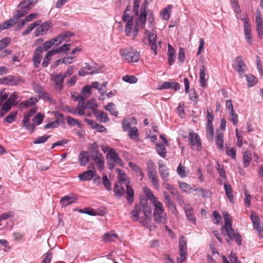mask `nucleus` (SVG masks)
Listing matches in <instances>:
<instances>
[{
	"instance_id": "f257e3e1",
	"label": "nucleus",
	"mask_w": 263,
	"mask_h": 263,
	"mask_svg": "<svg viewBox=\"0 0 263 263\" xmlns=\"http://www.w3.org/2000/svg\"><path fill=\"white\" fill-rule=\"evenodd\" d=\"M152 208L146 202H140L134 205L130 212V218L133 221H139L140 224L147 228L152 220Z\"/></svg>"
},
{
	"instance_id": "f03ea898",
	"label": "nucleus",
	"mask_w": 263,
	"mask_h": 263,
	"mask_svg": "<svg viewBox=\"0 0 263 263\" xmlns=\"http://www.w3.org/2000/svg\"><path fill=\"white\" fill-rule=\"evenodd\" d=\"M120 53L122 58L128 63L137 62L140 57L139 52L132 48L121 49Z\"/></svg>"
},
{
	"instance_id": "7ed1b4c3",
	"label": "nucleus",
	"mask_w": 263,
	"mask_h": 263,
	"mask_svg": "<svg viewBox=\"0 0 263 263\" xmlns=\"http://www.w3.org/2000/svg\"><path fill=\"white\" fill-rule=\"evenodd\" d=\"M25 15L26 12L21 11L20 10H17L15 11L13 13V17H11L8 21L4 22L0 25V32L2 30L10 28L16 24L20 18Z\"/></svg>"
},
{
	"instance_id": "20e7f679",
	"label": "nucleus",
	"mask_w": 263,
	"mask_h": 263,
	"mask_svg": "<svg viewBox=\"0 0 263 263\" xmlns=\"http://www.w3.org/2000/svg\"><path fill=\"white\" fill-rule=\"evenodd\" d=\"M221 233L224 235H227L231 240H235L238 246L241 245V237L239 233L235 232L232 228V224L223 226Z\"/></svg>"
},
{
	"instance_id": "39448f33",
	"label": "nucleus",
	"mask_w": 263,
	"mask_h": 263,
	"mask_svg": "<svg viewBox=\"0 0 263 263\" xmlns=\"http://www.w3.org/2000/svg\"><path fill=\"white\" fill-rule=\"evenodd\" d=\"M155 209L154 211V219L155 221L159 224H165L167 220L163 216L164 209L162 203L160 201L154 204Z\"/></svg>"
},
{
	"instance_id": "423d86ee",
	"label": "nucleus",
	"mask_w": 263,
	"mask_h": 263,
	"mask_svg": "<svg viewBox=\"0 0 263 263\" xmlns=\"http://www.w3.org/2000/svg\"><path fill=\"white\" fill-rule=\"evenodd\" d=\"M146 16V7L145 5H142L140 9V14L136 20L134 30H136L138 32L140 28H144Z\"/></svg>"
},
{
	"instance_id": "0eeeda50",
	"label": "nucleus",
	"mask_w": 263,
	"mask_h": 263,
	"mask_svg": "<svg viewBox=\"0 0 263 263\" xmlns=\"http://www.w3.org/2000/svg\"><path fill=\"white\" fill-rule=\"evenodd\" d=\"M24 82V80L21 77L9 76L0 79V84L6 85L16 86Z\"/></svg>"
},
{
	"instance_id": "6e6552de",
	"label": "nucleus",
	"mask_w": 263,
	"mask_h": 263,
	"mask_svg": "<svg viewBox=\"0 0 263 263\" xmlns=\"http://www.w3.org/2000/svg\"><path fill=\"white\" fill-rule=\"evenodd\" d=\"M189 143L193 149L200 151L201 148V143L199 136L194 132L191 131L189 133Z\"/></svg>"
},
{
	"instance_id": "1a4fd4ad",
	"label": "nucleus",
	"mask_w": 263,
	"mask_h": 263,
	"mask_svg": "<svg viewBox=\"0 0 263 263\" xmlns=\"http://www.w3.org/2000/svg\"><path fill=\"white\" fill-rule=\"evenodd\" d=\"M50 80L53 82V86L57 90L60 91L63 89L64 78L62 75V73L51 74Z\"/></svg>"
},
{
	"instance_id": "9d476101",
	"label": "nucleus",
	"mask_w": 263,
	"mask_h": 263,
	"mask_svg": "<svg viewBox=\"0 0 263 263\" xmlns=\"http://www.w3.org/2000/svg\"><path fill=\"white\" fill-rule=\"evenodd\" d=\"M252 222L253 223L254 229L257 231L259 236L263 238V226L260 225V219L257 215H253V212L250 215Z\"/></svg>"
},
{
	"instance_id": "9b49d317",
	"label": "nucleus",
	"mask_w": 263,
	"mask_h": 263,
	"mask_svg": "<svg viewBox=\"0 0 263 263\" xmlns=\"http://www.w3.org/2000/svg\"><path fill=\"white\" fill-rule=\"evenodd\" d=\"M145 34L148 35L149 40V44L151 46V50H153L155 54H157V45L156 44L157 34L155 33L151 32L148 30H145Z\"/></svg>"
},
{
	"instance_id": "f8f14e48",
	"label": "nucleus",
	"mask_w": 263,
	"mask_h": 263,
	"mask_svg": "<svg viewBox=\"0 0 263 263\" xmlns=\"http://www.w3.org/2000/svg\"><path fill=\"white\" fill-rule=\"evenodd\" d=\"M235 65H233V67L241 75L245 71L246 65L245 62L242 60V57L240 55L237 57L234 60Z\"/></svg>"
},
{
	"instance_id": "ddd939ff",
	"label": "nucleus",
	"mask_w": 263,
	"mask_h": 263,
	"mask_svg": "<svg viewBox=\"0 0 263 263\" xmlns=\"http://www.w3.org/2000/svg\"><path fill=\"white\" fill-rule=\"evenodd\" d=\"M43 49L42 46H39L34 51V54L32 57V61L34 66L38 68L41 63L42 59V53Z\"/></svg>"
},
{
	"instance_id": "4468645a",
	"label": "nucleus",
	"mask_w": 263,
	"mask_h": 263,
	"mask_svg": "<svg viewBox=\"0 0 263 263\" xmlns=\"http://www.w3.org/2000/svg\"><path fill=\"white\" fill-rule=\"evenodd\" d=\"M159 173L163 181H167L168 180L169 172L168 168H165L162 160H159Z\"/></svg>"
},
{
	"instance_id": "2eb2a0df",
	"label": "nucleus",
	"mask_w": 263,
	"mask_h": 263,
	"mask_svg": "<svg viewBox=\"0 0 263 263\" xmlns=\"http://www.w3.org/2000/svg\"><path fill=\"white\" fill-rule=\"evenodd\" d=\"M37 1L34 2V0H25L22 1L18 7H21L20 9L21 11L26 12V14L28 13V11L31 9V5L34 4Z\"/></svg>"
},
{
	"instance_id": "dca6fc26",
	"label": "nucleus",
	"mask_w": 263,
	"mask_h": 263,
	"mask_svg": "<svg viewBox=\"0 0 263 263\" xmlns=\"http://www.w3.org/2000/svg\"><path fill=\"white\" fill-rule=\"evenodd\" d=\"M96 174L95 170H88L80 174L78 177L81 181L90 180L96 176Z\"/></svg>"
},
{
	"instance_id": "f3484780",
	"label": "nucleus",
	"mask_w": 263,
	"mask_h": 263,
	"mask_svg": "<svg viewBox=\"0 0 263 263\" xmlns=\"http://www.w3.org/2000/svg\"><path fill=\"white\" fill-rule=\"evenodd\" d=\"M147 176L151 182L153 184L155 189L159 190L160 185L157 177V171L147 172Z\"/></svg>"
},
{
	"instance_id": "a211bd4d",
	"label": "nucleus",
	"mask_w": 263,
	"mask_h": 263,
	"mask_svg": "<svg viewBox=\"0 0 263 263\" xmlns=\"http://www.w3.org/2000/svg\"><path fill=\"white\" fill-rule=\"evenodd\" d=\"M91 158L98 165V169L100 171H102L104 167L105 161L103 155L101 154L96 156H92Z\"/></svg>"
},
{
	"instance_id": "6ab92c4d",
	"label": "nucleus",
	"mask_w": 263,
	"mask_h": 263,
	"mask_svg": "<svg viewBox=\"0 0 263 263\" xmlns=\"http://www.w3.org/2000/svg\"><path fill=\"white\" fill-rule=\"evenodd\" d=\"M77 199L73 196L66 195L62 197L60 200V203L63 207H66L67 205L75 202Z\"/></svg>"
},
{
	"instance_id": "aec40b11",
	"label": "nucleus",
	"mask_w": 263,
	"mask_h": 263,
	"mask_svg": "<svg viewBox=\"0 0 263 263\" xmlns=\"http://www.w3.org/2000/svg\"><path fill=\"white\" fill-rule=\"evenodd\" d=\"M87 152L90 154L91 157L101 154L99 153V148L97 142L89 144Z\"/></svg>"
},
{
	"instance_id": "412c9836",
	"label": "nucleus",
	"mask_w": 263,
	"mask_h": 263,
	"mask_svg": "<svg viewBox=\"0 0 263 263\" xmlns=\"http://www.w3.org/2000/svg\"><path fill=\"white\" fill-rule=\"evenodd\" d=\"M256 30L260 38L263 34V22L261 15L259 14L256 16Z\"/></svg>"
},
{
	"instance_id": "4be33fe9",
	"label": "nucleus",
	"mask_w": 263,
	"mask_h": 263,
	"mask_svg": "<svg viewBox=\"0 0 263 263\" xmlns=\"http://www.w3.org/2000/svg\"><path fill=\"white\" fill-rule=\"evenodd\" d=\"M168 48V52H167V56H168V62L170 65H172L175 59V50L172 46L168 44L167 45Z\"/></svg>"
},
{
	"instance_id": "5701e85b",
	"label": "nucleus",
	"mask_w": 263,
	"mask_h": 263,
	"mask_svg": "<svg viewBox=\"0 0 263 263\" xmlns=\"http://www.w3.org/2000/svg\"><path fill=\"white\" fill-rule=\"evenodd\" d=\"M224 188L226 196L231 202L233 203L234 198L232 194L233 191L231 185L228 182H226L224 183Z\"/></svg>"
},
{
	"instance_id": "b1692460",
	"label": "nucleus",
	"mask_w": 263,
	"mask_h": 263,
	"mask_svg": "<svg viewBox=\"0 0 263 263\" xmlns=\"http://www.w3.org/2000/svg\"><path fill=\"white\" fill-rule=\"evenodd\" d=\"M165 202L168 208L172 211V213L175 212L176 209L175 204L172 201L170 197L166 192H163Z\"/></svg>"
},
{
	"instance_id": "393cba45",
	"label": "nucleus",
	"mask_w": 263,
	"mask_h": 263,
	"mask_svg": "<svg viewBox=\"0 0 263 263\" xmlns=\"http://www.w3.org/2000/svg\"><path fill=\"white\" fill-rule=\"evenodd\" d=\"M97 119L101 122L107 123L109 121V118L107 114L103 111H99L96 112Z\"/></svg>"
},
{
	"instance_id": "a878e982",
	"label": "nucleus",
	"mask_w": 263,
	"mask_h": 263,
	"mask_svg": "<svg viewBox=\"0 0 263 263\" xmlns=\"http://www.w3.org/2000/svg\"><path fill=\"white\" fill-rule=\"evenodd\" d=\"M118 184V183H116L115 184L114 189L115 192V196L118 198L122 196L125 192L124 189L121 185L122 184H120V185H119Z\"/></svg>"
},
{
	"instance_id": "bb28decb",
	"label": "nucleus",
	"mask_w": 263,
	"mask_h": 263,
	"mask_svg": "<svg viewBox=\"0 0 263 263\" xmlns=\"http://www.w3.org/2000/svg\"><path fill=\"white\" fill-rule=\"evenodd\" d=\"M87 153V152L82 151L79 155V161L81 166L85 165L89 161Z\"/></svg>"
},
{
	"instance_id": "cd10ccee",
	"label": "nucleus",
	"mask_w": 263,
	"mask_h": 263,
	"mask_svg": "<svg viewBox=\"0 0 263 263\" xmlns=\"http://www.w3.org/2000/svg\"><path fill=\"white\" fill-rule=\"evenodd\" d=\"M199 81L200 85L203 87H205L206 84L205 83V68L204 65L201 67L199 72Z\"/></svg>"
},
{
	"instance_id": "c85d7f7f",
	"label": "nucleus",
	"mask_w": 263,
	"mask_h": 263,
	"mask_svg": "<svg viewBox=\"0 0 263 263\" xmlns=\"http://www.w3.org/2000/svg\"><path fill=\"white\" fill-rule=\"evenodd\" d=\"M126 194L128 195L127 200L129 204H132L134 202V192L132 187L128 184L126 185Z\"/></svg>"
},
{
	"instance_id": "c756f323",
	"label": "nucleus",
	"mask_w": 263,
	"mask_h": 263,
	"mask_svg": "<svg viewBox=\"0 0 263 263\" xmlns=\"http://www.w3.org/2000/svg\"><path fill=\"white\" fill-rule=\"evenodd\" d=\"M117 238V234L112 232L105 233L102 238L105 242L114 241Z\"/></svg>"
},
{
	"instance_id": "7c9ffc66",
	"label": "nucleus",
	"mask_w": 263,
	"mask_h": 263,
	"mask_svg": "<svg viewBox=\"0 0 263 263\" xmlns=\"http://www.w3.org/2000/svg\"><path fill=\"white\" fill-rule=\"evenodd\" d=\"M37 102V100L33 97L30 98L29 100L22 102L20 104V106L21 108H23L24 107H30L33 105H34L36 102Z\"/></svg>"
},
{
	"instance_id": "2f4dec72",
	"label": "nucleus",
	"mask_w": 263,
	"mask_h": 263,
	"mask_svg": "<svg viewBox=\"0 0 263 263\" xmlns=\"http://www.w3.org/2000/svg\"><path fill=\"white\" fill-rule=\"evenodd\" d=\"M71 44H65L61 46V47H58L55 49H52L54 53L55 54L60 53L61 52H66L70 49Z\"/></svg>"
},
{
	"instance_id": "473e14b6",
	"label": "nucleus",
	"mask_w": 263,
	"mask_h": 263,
	"mask_svg": "<svg viewBox=\"0 0 263 263\" xmlns=\"http://www.w3.org/2000/svg\"><path fill=\"white\" fill-rule=\"evenodd\" d=\"M115 104L112 102L108 103L105 107V110L108 111L112 116L117 117L118 112L115 107Z\"/></svg>"
},
{
	"instance_id": "72a5a7b5",
	"label": "nucleus",
	"mask_w": 263,
	"mask_h": 263,
	"mask_svg": "<svg viewBox=\"0 0 263 263\" xmlns=\"http://www.w3.org/2000/svg\"><path fill=\"white\" fill-rule=\"evenodd\" d=\"M55 53L52 50H50L47 52L46 55L42 63V65L43 67H46L48 66L50 62L51 57Z\"/></svg>"
},
{
	"instance_id": "f704fd0d",
	"label": "nucleus",
	"mask_w": 263,
	"mask_h": 263,
	"mask_svg": "<svg viewBox=\"0 0 263 263\" xmlns=\"http://www.w3.org/2000/svg\"><path fill=\"white\" fill-rule=\"evenodd\" d=\"M118 157L119 155L115 150L114 148H110L106 155V159L109 160L115 161Z\"/></svg>"
},
{
	"instance_id": "c9c22d12",
	"label": "nucleus",
	"mask_w": 263,
	"mask_h": 263,
	"mask_svg": "<svg viewBox=\"0 0 263 263\" xmlns=\"http://www.w3.org/2000/svg\"><path fill=\"white\" fill-rule=\"evenodd\" d=\"M41 22V21H35V22L30 24L27 29L22 32V35L25 36L29 34L34 29L35 27L38 26Z\"/></svg>"
},
{
	"instance_id": "e433bc0d",
	"label": "nucleus",
	"mask_w": 263,
	"mask_h": 263,
	"mask_svg": "<svg viewBox=\"0 0 263 263\" xmlns=\"http://www.w3.org/2000/svg\"><path fill=\"white\" fill-rule=\"evenodd\" d=\"M156 149L158 154L163 158H165L166 154V151L165 146L160 143H157Z\"/></svg>"
},
{
	"instance_id": "4c0bfd02",
	"label": "nucleus",
	"mask_w": 263,
	"mask_h": 263,
	"mask_svg": "<svg viewBox=\"0 0 263 263\" xmlns=\"http://www.w3.org/2000/svg\"><path fill=\"white\" fill-rule=\"evenodd\" d=\"M172 8V6L171 5H168L167 7L164 8L163 10L160 12V15L162 16V18L164 20H168L170 17V10Z\"/></svg>"
},
{
	"instance_id": "58836bf2",
	"label": "nucleus",
	"mask_w": 263,
	"mask_h": 263,
	"mask_svg": "<svg viewBox=\"0 0 263 263\" xmlns=\"http://www.w3.org/2000/svg\"><path fill=\"white\" fill-rule=\"evenodd\" d=\"M185 212L188 219L193 223H195L196 219L192 212V209L190 207H185Z\"/></svg>"
},
{
	"instance_id": "ea45409f",
	"label": "nucleus",
	"mask_w": 263,
	"mask_h": 263,
	"mask_svg": "<svg viewBox=\"0 0 263 263\" xmlns=\"http://www.w3.org/2000/svg\"><path fill=\"white\" fill-rule=\"evenodd\" d=\"M223 135L222 133H217L216 137V144L219 149L223 147Z\"/></svg>"
},
{
	"instance_id": "a19ab883",
	"label": "nucleus",
	"mask_w": 263,
	"mask_h": 263,
	"mask_svg": "<svg viewBox=\"0 0 263 263\" xmlns=\"http://www.w3.org/2000/svg\"><path fill=\"white\" fill-rule=\"evenodd\" d=\"M246 80L248 86L250 87L255 85L257 82V78L252 74L246 75Z\"/></svg>"
},
{
	"instance_id": "79ce46f5",
	"label": "nucleus",
	"mask_w": 263,
	"mask_h": 263,
	"mask_svg": "<svg viewBox=\"0 0 263 263\" xmlns=\"http://www.w3.org/2000/svg\"><path fill=\"white\" fill-rule=\"evenodd\" d=\"M139 136V130L136 126L130 128L128 131V136L131 139H134Z\"/></svg>"
},
{
	"instance_id": "37998d69",
	"label": "nucleus",
	"mask_w": 263,
	"mask_h": 263,
	"mask_svg": "<svg viewBox=\"0 0 263 263\" xmlns=\"http://www.w3.org/2000/svg\"><path fill=\"white\" fill-rule=\"evenodd\" d=\"M17 115V111H12L9 114V115H8L4 119V122H6L8 123H11L12 122H13Z\"/></svg>"
},
{
	"instance_id": "c03bdc74",
	"label": "nucleus",
	"mask_w": 263,
	"mask_h": 263,
	"mask_svg": "<svg viewBox=\"0 0 263 263\" xmlns=\"http://www.w3.org/2000/svg\"><path fill=\"white\" fill-rule=\"evenodd\" d=\"M102 183L107 191H110L111 190V183L107 175L103 174L102 176Z\"/></svg>"
},
{
	"instance_id": "a18cd8bd",
	"label": "nucleus",
	"mask_w": 263,
	"mask_h": 263,
	"mask_svg": "<svg viewBox=\"0 0 263 263\" xmlns=\"http://www.w3.org/2000/svg\"><path fill=\"white\" fill-rule=\"evenodd\" d=\"M116 172L118 173V183L122 184L126 178V174L120 168H117Z\"/></svg>"
},
{
	"instance_id": "49530a36",
	"label": "nucleus",
	"mask_w": 263,
	"mask_h": 263,
	"mask_svg": "<svg viewBox=\"0 0 263 263\" xmlns=\"http://www.w3.org/2000/svg\"><path fill=\"white\" fill-rule=\"evenodd\" d=\"M122 80L124 82L130 84L136 83L138 81V79L134 76L126 75L122 77Z\"/></svg>"
},
{
	"instance_id": "de8ad7c7",
	"label": "nucleus",
	"mask_w": 263,
	"mask_h": 263,
	"mask_svg": "<svg viewBox=\"0 0 263 263\" xmlns=\"http://www.w3.org/2000/svg\"><path fill=\"white\" fill-rule=\"evenodd\" d=\"M252 158L251 157V154L247 151L244 153L243 156V162L244 166L247 167L249 166L250 162L251 161Z\"/></svg>"
},
{
	"instance_id": "09e8293b",
	"label": "nucleus",
	"mask_w": 263,
	"mask_h": 263,
	"mask_svg": "<svg viewBox=\"0 0 263 263\" xmlns=\"http://www.w3.org/2000/svg\"><path fill=\"white\" fill-rule=\"evenodd\" d=\"M206 137L211 141L214 138V128L213 125H206Z\"/></svg>"
},
{
	"instance_id": "8fccbe9b",
	"label": "nucleus",
	"mask_w": 263,
	"mask_h": 263,
	"mask_svg": "<svg viewBox=\"0 0 263 263\" xmlns=\"http://www.w3.org/2000/svg\"><path fill=\"white\" fill-rule=\"evenodd\" d=\"M17 98V92L14 91L10 95V96L8 99L7 101L12 105H16L18 102V101H16Z\"/></svg>"
},
{
	"instance_id": "3c124183",
	"label": "nucleus",
	"mask_w": 263,
	"mask_h": 263,
	"mask_svg": "<svg viewBox=\"0 0 263 263\" xmlns=\"http://www.w3.org/2000/svg\"><path fill=\"white\" fill-rule=\"evenodd\" d=\"M78 211L80 213L87 214L91 216H96L97 215L95 211L91 208H86L83 209H80L78 210Z\"/></svg>"
},
{
	"instance_id": "603ef678",
	"label": "nucleus",
	"mask_w": 263,
	"mask_h": 263,
	"mask_svg": "<svg viewBox=\"0 0 263 263\" xmlns=\"http://www.w3.org/2000/svg\"><path fill=\"white\" fill-rule=\"evenodd\" d=\"M50 137V135H44L41 137H39L33 141V143L34 144H39L45 143L47 141Z\"/></svg>"
},
{
	"instance_id": "864d4df0",
	"label": "nucleus",
	"mask_w": 263,
	"mask_h": 263,
	"mask_svg": "<svg viewBox=\"0 0 263 263\" xmlns=\"http://www.w3.org/2000/svg\"><path fill=\"white\" fill-rule=\"evenodd\" d=\"M67 123L70 126H74L75 125H77L79 127L81 126L80 123L77 120L71 117L70 116H67Z\"/></svg>"
},
{
	"instance_id": "5fc2aeb1",
	"label": "nucleus",
	"mask_w": 263,
	"mask_h": 263,
	"mask_svg": "<svg viewBox=\"0 0 263 263\" xmlns=\"http://www.w3.org/2000/svg\"><path fill=\"white\" fill-rule=\"evenodd\" d=\"M10 37H5L0 41V51L7 47L10 43Z\"/></svg>"
},
{
	"instance_id": "6e6d98bb",
	"label": "nucleus",
	"mask_w": 263,
	"mask_h": 263,
	"mask_svg": "<svg viewBox=\"0 0 263 263\" xmlns=\"http://www.w3.org/2000/svg\"><path fill=\"white\" fill-rule=\"evenodd\" d=\"M199 192L201 193V195L202 197L209 198L212 195V193L209 190L203 189V188H199Z\"/></svg>"
},
{
	"instance_id": "4d7b16f0",
	"label": "nucleus",
	"mask_w": 263,
	"mask_h": 263,
	"mask_svg": "<svg viewBox=\"0 0 263 263\" xmlns=\"http://www.w3.org/2000/svg\"><path fill=\"white\" fill-rule=\"evenodd\" d=\"M145 194L153 204L156 203V202H159L157 200L153 193L149 190H148L147 192H145Z\"/></svg>"
},
{
	"instance_id": "13d9d810",
	"label": "nucleus",
	"mask_w": 263,
	"mask_h": 263,
	"mask_svg": "<svg viewBox=\"0 0 263 263\" xmlns=\"http://www.w3.org/2000/svg\"><path fill=\"white\" fill-rule=\"evenodd\" d=\"M62 110L66 112L71 113L72 114H77L76 109L72 106H68L67 105H64L62 106Z\"/></svg>"
},
{
	"instance_id": "bf43d9fd",
	"label": "nucleus",
	"mask_w": 263,
	"mask_h": 263,
	"mask_svg": "<svg viewBox=\"0 0 263 263\" xmlns=\"http://www.w3.org/2000/svg\"><path fill=\"white\" fill-rule=\"evenodd\" d=\"M226 153L232 159L236 158V152L233 147H226Z\"/></svg>"
},
{
	"instance_id": "052dcab7",
	"label": "nucleus",
	"mask_w": 263,
	"mask_h": 263,
	"mask_svg": "<svg viewBox=\"0 0 263 263\" xmlns=\"http://www.w3.org/2000/svg\"><path fill=\"white\" fill-rule=\"evenodd\" d=\"M148 22L149 24V27L152 28V30H154V27L155 26V20L154 17L153 13L151 12L150 13H148Z\"/></svg>"
},
{
	"instance_id": "680f3d73",
	"label": "nucleus",
	"mask_w": 263,
	"mask_h": 263,
	"mask_svg": "<svg viewBox=\"0 0 263 263\" xmlns=\"http://www.w3.org/2000/svg\"><path fill=\"white\" fill-rule=\"evenodd\" d=\"M52 253L47 252L44 255V258L42 261V263H50L52 258Z\"/></svg>"
},
{
	"instance_id": "e2e57ef3",
	"label": "nucleus",
	"mask_w": 263,
	"mask_h": 263,
	"mask_svg": "<svg viewBox=\"0 0 263 263\" xmlns=\"http://www.w3.org/2000/svg\"><path fill=\"white\" fill-rule=\"evenodd\" d=\"M223 218L224 220V225L223 226H229V224H232V220L230 218V215L227 212H225L223 214Z\"/></svg>"
},
{
	"instance_id": "0e129e2a",
	"label": "nucleus",
	"mask_w": 263,
	"mask_h": 263,
	"mask_svg": "<svg viewBox=\"0 0 263 263\" xmlns=\"http://www.w3.org/2000/svg\"><path fill=\"white\" fill-rule=\"evenodd\" d=\"M184 237L182 236L179 240V251H186V242L184 240Z\"/></svg>"
},
{
	"instance_id": "69168bd1",
	"label": "nucleus",
	"mask_w": 263,
	"mask_h": 263,
	"mask_svg": "<svg viewBox=\"0 0 263 263\" xmlns=\"http://www.w3.org/2000/svg\"><path fill=\"white\" fill-rule=\"evenodd\" d=\"M43 119L44 116L39 113L34 117L33 121L36 122V125H40L42 123Z\"/></svg>"
},
{
	"instance_id": "338daca9",
	"label": "nucleus",
	"mask_w": 263,
	"mask_h": 263,
	"mask_svg": "<svg viewBox=\"0 0 263 263\" xmlns=\"http://www.w3.org/2000/svg\"><path fill=\"white\" fill-rule=\"evenodd\" d=\"M245 34L251 33V26L247 20H245L243 23Z\"/></svg>"
},
{
	"instance_id": "774afa93",
	"label": "nucleus",
	"mask_w": 263,
	"mask_h": 263,
	"mask_svg": "<svg viewBox=\"0 0 263 263\" xmlns=\"http://www.w3.org/2000/svg\"><path fill=\"white\" fill-rule=\"evenodd\" d=\"M62 35L60 34L57 36L50 40V42L52 43V45H58L61 43L63 40L61 39Z\"/></svg>"
}]
</instances>
